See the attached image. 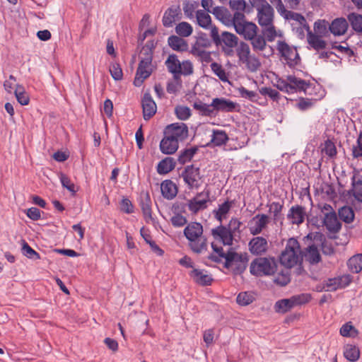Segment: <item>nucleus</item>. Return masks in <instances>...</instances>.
Returning <instances> with one entry per match:
<instances>
[{
    "label": "nucleus",
    "mask_w": 362,
    "mask_h": 362,
    "mask_svg": "<svg viewBox=\"0 0 362 362\" xmlns=\"http://www.w3.org/2000/svg\"><path fill=\"white\" fill-rule=\"evenodd\" d=\"M258 23L261 27L273 24L274 9L269 4L257 8Z\"/></svg>",
    "instance_id": "obj_14"
},
{
    "label": "nucleus",
    "mask_w": 362,
    "mask_h": 362,
    "mask_svg": "<svg viewBox=\"0 0 362 362\" xmlns=\"http://www.w3.org/2000/svg\"><path fill=\"white\" fill-rule=\"evenodd\" d=\"M294 308L291 298H284L276 302L274 305L275 311L278 313H286Z\"/></svg>",
    "instance_id": "obj_44"
},
{
    "label": "nucleus",
    "mask_w": 362,
    "mask_h": 362,
    "mask_svg": "<svg viewBox=\"0 0 362 362\" xmlns=\"http://www.w3.org/2000/svg\"><path fill=\"white\" fill-rule=\"evenodd\" d=\"M175 32L178 36L187 37L192 35L193 28L189 23L183 21L176 25Z\"/></svg>",
    "instance_id": "obj_46"
},
{
    "label": "nucleus",
    "mask_w": 362,
    "mask_h": 362,
    "mask_svg": "<svg viewBox=\"0 0 362 362\" xmlns=\"http://www.w3.org/2000/svg\"><path fill=\"white\" fill-rule=\"evenodd\" d=\"M352 156L354 158L362 157V132H360L358 136L356 146L352 148Z\"/></svg>",
    "instance_id": "obj_64"
},
{
    "label": "nucleus",
    "mask_w": 362,
    "mask_h": 362,
    "mask_svg": "<svg viewBox=\"0 0 362 362\" xmlns=\"http://www.w3.org/2000/svg\"><path fill=\"white\" fill-rule=\"evenodd\" d=\"M182 13L180 6H172L169 7L164 13L162 23L164 27L170 28L173 24L180 20Z\"/></svg>",
    "instance_id": "obj_15"
},
{
    "label": "nucleus",
    "mask_w": 362,
    "mask_h": 362,
    "mask_svg": "<svg viewBox=\"0 0 362 362\" xmlns=\"http://www.w3.org/2000/svg\"><path fill=\"white\" fill-rule=\"evenodd\" d=\"M193 107L199 111V113L202 116H211L214 115V109L211 105V103L210 105L203 103L201 101L196 102L193 104Z\"/></svg>",
    "instance_id": "obj_48"
},
{
    "label": "nucleus",
    "mask_w": 362,
    "mask_h": 362,
    "mask_svg": "<svg viewBox=\"0 0 362 362\" xmlns=\"http://www.w3.org/2000/svg\"><path fill=\"white\" fill-rule=\"evenodd\" d=\"M287 81L290 82V86L293 88L292 93L298 91H303L305 94H309L308 89L311 86V83L303 79L296 77L293 75L287 76Z\"/></svg>",
    "instance_id": "obj_26"
},
{
    "label": "nucleus",
    "mask_w": 362,
    "mask_h": 362,
    "mask_svg": "<svg viewBox=\"0 0 362 362\" xmlns=\"http://www.w3.org/2000/svg\"><path fill=\"white\" fill-rule=\"evenodd\" d=\"M233 202L226 201L221 204L218 205V208L216 210H214L213 213L214 214L215 218L220 221L222 222L223 219L226 217V215L229 212Z\"/></svg>",
    "instance_id": "obj_40"
},
{
    "label": "nucleus",
    "mask_w": 362,
    "mask_h": 362,
    "mask_svg": "<svg viewBox=\"0 0 362 362\" xmlns=\"http://www.w3.org/2000/svg\"><path fill=\"white\" fill-rule=\"evenodd\" d=\"M139 204L146 222L152 220L151 200L148 192H142L140 196Z\"/></svg>",
    "instance_id": "obj_27"
},
{
    "label": "nucleus",
    "mask_w": 362,
    "mask_h": 362,
    "mask_svg": "<svg viewBox=\"0 0 362 362\" xmlns=\"http://www.w3.org/2000/svg\"><path fill=\"white\" fill-rule=\"evenodd\" d=\"M17 101L22 105H26L29 103L30 98L28 93L25 91L23 86L17 84L14 91Z\"/></svg>",
    "instance_id": "obj_47"
},
{
    "label": "nucleus",
    "mask_w": 362,
    "mask_h": 362,
    "mask_svg": "<svg viewBox=\"0 0 362 362\" xmlns=\"http://www.w3.org/2000/svg\"><path fill=\"white\" fill-rule=\"evenodd\" d=\"M160 189L163 197L168 200L173 199L177 194V187L170 180L163 181L160 185Z\"/></svg>",
    "instance_id": "obj_28"
},
{
    "label": "nucleus",
    "mask_w": 362,
    "mask_h": 362,
    "mask_svg": "<svg viewBox=\"0 0 362 362\" xmlns=\"http://www.w3.org/2000/svg\"><path fill=\"white\" fill-rule=\"evenodd\" d=\"M347 265L352 273H359L362 270V254L352 256L348 260Z\"/></svg>",
    "instance_id": "obj_42"
},
{
    "label": "nucleus",
    "mask_w": 362,
    "mask_h": 362,
    "mask_svg": "<svg viewBox=\"0 0 362 362\" xmlns=\"http://www.w3.org/2000/svg\"><path fill=\"white\" fill-rule=\"evenodd\" d=\"M168 45L175 51L185 52L188 49L187 42L178 35H171L168 39Z\"/></svg>",
    "instance_id": "obj_32"
},
{
    "label": "nucleus",
    "mask_w": 362,
    "mask_h": 362,
    "mask_svg": "<svg viewBox=\"0 0 362 362\" xmlns=\"http://www.w3.org/2000/svg\"><path fill=\"white\" fill-rule=\"evenodd\" d=\"M165 64L168 69V71L172 74H173L174 79L176 81L180 80L181 73V62L178 59L177 56L175 54H170L167 58Z\"/></svg>",
    "instance_id": "obj_22"
},
{
    "label": "nucleus",
    "mask_w": 362,
    "mask_h": 362,
    "mask_svg": "<svg viewBox=\"0 0 362 362\" xmlns=\"http://www.w3.org/2000/svg\"><path fill=\"white\" fill-rule=\"evenodd\" d=\"M322 222L327 230L331 233L336 234L339 233L341 228V223L338 220L335 211L325 213Z\"/></svg>",
    "instance_id": "obj_17"
},
{
    "label": "nucleus",
    "mask_w": 362,
    "mask_h": 362,
    "mask_svg": "<svg viewBox=\"0 0 362 362\" xmlns=\"http://www.w3.org/2000/svg\"><path fill=\"white\" fill-rule=\"evenodd\" d=\"M22 253L23 255L27 257L29 259H40V256L39 253H37L35 250H34L27 242L23 240L22 243Z\"/></svg>",
    "instance_id": "obj_51"
},
{
    "label": "nucleus",
    "mask_w": 362,
    "mask_h": 362,
    "mask_svg": "<svg viewBox=\"0 0 362 362\" xmlns=\"http://www.w3.org/2000/svg\"><path fill=\"white\" fill-rule=\"evenodd\" d=\"M303 256L305 260L311 264H317L321 261V255L317 247L315 244H312L305 249Z\"/></svg>",
    "instance_id": "obj_31"
},
{
    "label": "nucleus",
    "mask_w": 362,
    "mask_h": 362,
    "mask_svg": "<svg viewBox=\"0 0 362 362\" xmlns=\"http://www.w3.org/2000/svg\"><path fill=\"white\" fill-rule=\"evenodd\" d=\"M211 235L215 240H218L225 245H231L233 240L232 229L220 225L211 230Z\"/></svg>",
    "instance_id": "obj_13"
},
{
    "label": "nucleus",
    "mask_w": 362,
    "mask_h": 362,
    "mask_svg": "<svg viewBox=\"0 0 362 362\" xmlns=\"http://www.w3.org/2000/svg\"><path fill=\"white\" fill-rule=\"evenodd\" d=\"M262 35L265 37L266 42H273L276 37V31L273 24L262 27Z\"/></svg>",
    "instance_id": "obj_53"
},
{
    "label": "nucleus",
    "mask_w": 362,
    "mask_h": 362,
    "mask_svg": "<svg viewBox=\"0 0 362 362\" xmlns=\"http://www.w3.org/2000/svg\"><path fill=\"white\" fill-rule=\"evenodd\" d=\"M204 10H197L195 13V17L197 23L201 28L204 29H209L211 30L213 26H216L212 24V21L210 15Z\"/></svg>",
    "instance_id": "obj_33"
},
{
    "label": "nucleus",
    "mask_w": 362,
    "mask_h": 362,
    "mask_svg": "<svg viewBox=\"0 0 362 362\" xmlns=\"http://www.w3.org/2000/svg\"><path fill=\"white\" fill-rule=\"evenodd\" d=\"M249 258L247 253L228 251L224 262V267L231 269L234 275L243 274L247 268Z\"/></svg>",
    "instance_id": "obj_7"
},
{
    "label": "nucleus",
    "mask_w": 362,
    "mask_h": 362,
    "mask_svg": "<svg viewBox=\"0 0 362 362\" xmlns=\"http://www.w3.org/2000/svg\"><path fill=\"white\" fill-rule=\"evenodd\" d=\"M210 13H212L217 20L221 21L227 27L233 26L236 21L235 12L232 15L230 11L224 6H215Z\"/></svg>",
    "instance_id": "obj_12"
},
{
    "label": "nucleus",
    "mask_w": 362,
    "mask_h": 362,
    "mask_svg": "<svg viewBox=\"0 0 362 362\" xmlns=\"http://www.w3.org/2000/svg\"><path fill=\"white\" fill-rule=\"evenodd\" d=\"M229 138L224 130L214 129L210 142L206 146H221L227 143Z\"/></svg>",
    "instance_id": "obj_30"
},
{
    "label": "nucleus",
    "mask_w": 362,
    "mask_h": 362,
    "mask_svg": "<svg viewBox=\"0 0 362 362\" xmlns=\"http://www.w3.org/2000/svg\"><path fill=\"white\" fill-rule=\"evenodd\" d=\"M316 101V99L299 98L296 107L300 111H305L313 107Z\"/></svg>",
    "instance_id": "obj_58"
},
{
    "label": "nucleus",
    "mask_w": 362,
    "mask_h": 362,
    "mask_svg": "<svg viewBox=\"0 0 362 362\" xmlns=\"http://www.w3.org/2000/svg\"><path fill=\"white\" fill-rule=\"evenodd\" d=\"M340 334L343 337H355L358 335V331L350 322H347L342 325L339 330Z\"/></svg>",
    "instance_id": "obj_52"
},
{
    "label": "nucleus",
    "mask_w": 362,
    "mask_h": 362,
    "mask_svg": "<svg viewBox=\"0 0 362 362\" xmlns=\"http://www.w3.org/2000/svg\"><path fill=\"white\" fill-rule=\"evenodd\" d=\"M59 179L63 187L71 192L72 195H74L77 192V189H76L75 185L71 181L70 178L66 175L61 173Z\"/></svg>",
    "instance_id": "obj_57"
},
{
    "label": "nucleus",
    "mask_w": 362,
    "mask_h": 362,
    "mask_svg": "<svg viewBox=\"0 0 362 362\" xmlns=\"http://www.w3.org/2000/svg\"><path fill=\"white\" fill-rule=\"evenodd\" d=\"M143 117L145 120L151 119L156 112L157 105L149 93L144 94L141 100Z\"/></svg>",
    "instance_id": "obj_16"
},
{
    "label": "nucleus",
    "mask_w": 362,
    "mask_h": 362,
    "mask_svg": "<svg viewBox=\"0 0 362 362\" xmlns=\"http://www.w3.org/2000/svg\"><path fill=\"white\" fill-rule=\"evenodd\" d=\"M179 147L177 139L170 138L169 135L164 134V137L160 142V150L164 154L171 155L175 153Z\"/></svg>",
    "instance_id": "obj_23"
},
{
    "label": "nucleus",
    "mask_w": 362,
    "mask_h": 362,
    "mask_svg": "<svg viewBox=\"0 0 362 362\" xmlns=\"http://www.w3.org/2000/svg\"><path fill=\"white\" fill-rule=\"evenodd\" d=\"M344 356L350 362H356L360 358V350L353 344H346L344 346Z\"/></svg>",
    "instance_id": "obj_36"
},
{
    "label": "nucleus",
    "mask_w": 362,
    "mask_h": 362,
    "mask_svg": "<svg viewBox=\"0 0 362 362\" xmlns=\"http://www.w3.org/2000/svg\"><path fill=\"white\" fill-rule=\"evenodd\" d=\"M180 177L190 190L198 189L202 186V175H201L200 169L193 164L187 165Z\"/></svg>",
    "instance_id": "obj_8"
},
{
    "label": "nucleus",
    "mask_w": 362,
    "mask_h": 362,
    "mask_svg": "<svg viewBox=\"0 0 362 362\" xmlns=\"http://www.w3.org/2000/svg\"><path fill=\"white\" fill-rule=\"evenodd\" d=\"M277 49L290 68H293L300 63V58L296 47L289 46L284 41H278Z\"/></svg>",
    "instance_id": "obj_9"
},
{
    "label": "nucleus",
    "mask_w": 362,
    "mask_h": 362,
    "mask_svg": "<svg viewBox=\"0 0 362 362\" xmlns=\"http://www.w3.org/2000/svg\"><path fill=\"white\" fill-rule=\"evenodd\" d=\"M248 246L252 254L261 255L267 252L268 249V242L266 238L262 236H257L250 240Z\"/></svg>",
    "instance_id": "obj_19"
},
{
    "label": "nucleus",
    "mask_w": 362,
    "mask_h": 362,
    "mask_svg": "<svg viewBox=\"0 0 362 362\" xmlns=\"http://www.w3.org/2000/svg\"><path fill=\"white\" fill-rule=\"evenodd\" d=\"M199 148L194 146L189 148H185L179 153L177 161L180 164L184 165L187 162H189L194 156L197 153Z\"/></svg>",
    "instance_id": "obj_37"
},
{
    "label": "nucleus",
    "mask_w": 362,
    "mask_h": 362,
    "mask_svg": "<svg viewBox=\"0 0 362 362\" xmlns=\"http://www.w3.org/2000/svg\"><path fill=\"white\" fill-rule=\"evenodd\" d=\"M164 134L169 135L170 138L177 139L178 142L182 141L189 135L188 127L186 124L182 122L173 123L165 127Z\"/></svg>",
    "instance_id": "obj_11"
},
{
    "label": "nucleus",
    "mask_w": 362,
    "mask_h": 362,
    "mask_svg": "<svg viewBox=\"0 0 362 362\" xmlns=\"http://www.w3.org/2000/svg\"><path fill=\"white\" fill-rule=\"evenodd\" d=\"M243 64H245L246 68L251 72H256L261 66L259 59L255 55H250Z\"/></svg>",
    "instance_id": "obj_49"
},
{
    "label": "nucleus",
    "mask_w": 362,
    "mask_h": 362,
    "mask_svg": "<svg viewBox=\"0 0 362 362\" xmlns=\"http://www.w3.org/2000/svg\"><path fill=\"white\" fill-rule=\"evenodd\" d=\"M353 189L350 190L349 194L353 193L354 198L359 202H362V180H358L352 182Z\"/></svg>",
    "instance_id": "obj_60"
},
{
    "label": "nucleus",
    "mask_w": 362,
    "mask_h": 362,
    "mask_svg": "<svg viewBox=\"0 0 362 362\" xmlns=\"http://www.w3.org/2000/svg\"><path fill=\"white\" fill-rule=\"evenodd\" d=\"M152 72V64H147L139 62L134 84L136 86H140L143 83L144 81L151 76Z\"/></svg>",
    "instance_id": "obj_21"
},
{
    "label": "nucleus",
    "mask_w": 362,
    "mask_h": 362,
    "mask_svg": "<svg viewBox=\"0 0 362 362\" xmlns=\"http://www.w3.org/2000/svg\"><path fill=\"white\" fill-rule=\"evenodd\" d=\"M322 153L330 158L336 156L337 151L334 143L329 139L326 140L324 146L322 148Z\"/></svg>",
    "instance_id": "obj_55"
},
{
    "label": "nucleus",
    "mask_w": 362,
    "mask_h": 362,
    "mask_svg": "<svg viewBox=\"0 0 362 362\" xmlns=\"http://www.w3.org/2000/svg\"><path fill=\"white\" fill-rule=\"evenodd\" d=\"M279 261L286 269L301 264L303 254L300 244L296 239L291 238L288 240L284 250L281 253Z\"/></svg>",
    "instance_id": "obj_3"
},
{
    "label": "nucleus",
    "mask_w": 362,
    "mask_h": 362,
    "mask_svg": "<svg viewBox=\"0 0 362 362\" xmlns=\"http://www.w3.org/2000/svg\"><path fill=\"white\" fill-rule=\"evenodd\" d=\"M195 41L192 46L191 53L201 59L202 62H210L212 60L211 52L206 51L214 44L213 39L208 37L207 34L199 31L194 37Z\"/></svg>",
    "instance_id": "obj_4"
},
{
    "label": "nucleus",
    "mask_w": 362,
    "mask_h": 362,
    "mask_svg": "<svg viewBox=\"0 0 362 362\" xmlns=\"http://www.w3.org/2000/svg\"><path fill=\"white\" fill-rule=\"evenodd\" d=\"M328 23L325 20H318L314 23L315 34L318 36H325L327 33Z\"/></svg>",
    "instance_id": "obj_61"
},
{
    "label": "nucleus",
    "mask_w": 362,
    "mask_h": 362,
    "mask_svg": "<svg viewBox=\"0 0 362 362\" xmlns=\"http://www.w3.org/2000/svg\"><path fill=\"white\" fill-rule=\"evenodd\" d=\"M202 234V225L197 222L189 223L184 229V235L189 242V246L195 253H202L207 250V239Z\"/></svg>",
    "instance_id": "obj_2"
},
{
    "label": "nucleus",
    "mask_w": 362,
    "mask_h": 362,
    "mask_svg": "<svg viewBox=\"0 0 362 362\" xmlns=\"http://www.w3.org/2000/svg\"><path fill=\"white\" fill-rule=\"evenodd\" d=\"M212 71L223 82H228V74L222 66L217 62H212L210 65Z\"/></svg>",
    "instance_id": "obj_50"
},
{
    "label": "nucleus",
    "mask_w": 362,
    "mask_h": 362,
    "mask_svg": "<svg viewBox=\"0 0 362 362\" xmlns=\"http://www.w3.org/2000/svg\"><path fill=\"white\" fill-rule=\"evenodd\" d=\"M210 190L204 189L202 192H198L196 196L188 201L189 210L192 214H197L200 210L207 208V203L210 201Z\"/></svg>",
    "instance_id": "obj_10"
},
{
    "label": "nucleus",
    "mask_w": 362,
    "mask_h": 362,
    "mask_svg": "<svg viewBox=\"0 0 362 362\" xmlns=\"http://www.w3.org/2000/svg\"><path fill=\"white\" fill-rule=\"evenodd\" d=\"M269 207V212L273 214V220L274 223H282L284 220V215L281 214L284 205L279 202H274L268 205Z\"/></svg>",
    "instance_id": "obj_41"
},
{
    "label": "nucleus",
    "mask_w": 362,
    "mask_h": 362,
    "mask_svg": "<svg viewBox=\"0 0 362 362\" xmlns=\"http://www.w3.org/2000/svg\"><path fill=\"white\" fill-rule=\"evenodd\" d=\"M235 18L233 27L237 34L243 37L244 40H252L259 30L257 25L252 22L247 21L244 13L235 12Z\"/></svg>",
    "instance_id": "obj_6"
},
{
    "label": "nucleus",
    "mask_w": 362,
    "mask_h": 362,
    "mask_svg": "<svg viewBox=\"0 0 362 362\" xmlns=\"http://www.w3.org/2000/svg\"><path fill=\"white\" fill-rule=\"evenodd\" d=\"M306 216L305 208L300 205L292 206L287 214V218L293 225H300Z\"/></svg>",
    "instance_id": "obj_18"
},
{
    "label": "nucleus",
    "mask_w": 362,
    "mask_h": 362,
    "mask_svg": "<svg viewBox=\"0 0 362 362\" xmlns=\"http://www.w3.org/2000/svg\"><path fill=\"white\" fill-rule=\"evenodd\" d=\"M255 297L252 293L249 292L240 293L236 298L237 303L240 305H247L255 300Z\"/></svg>",
    "instance_id": "obj_54"
},
{
    "label": "nucleus",
    "mask_w": 362,
    "mask_h": 362,
    "mask_svg": "<svg viewBox=\"0 0 362 362\" xmlns=\"http://www.w3.org/2000/svg\"><path fill=\"white\" fill-rule=\"evenodd\" d=\"M211 105L214 111L224 112H232L238 106L237 103L224 98H214L211 102Z\"/></svg>",
    "instance_id": "obj_20"
},
{
    "label": "nucleus",
    "mask_w": 362,
    "mask_h": 362,
    "mask_svg": "<svg viewBox=\"0 0 362 362\" xmlns=\"http://www.w3.org/2000/svg\"><path fill=\"white\" fill-rule=\"evenodd\" d=\"M348 27V23L344 18H336L329 25L330 32L334 35H344L347 30Z\"/></svg>",
    "instance_id": "obj_29"
},
{
    "label": "nucleus",
    "mask_w": 362,
    "mask_h": 362,
    "mask_svg": "<svg viewBox=\"0 0 362 362\" xmlns=\"http://www.w3.org/2000/svg\"><path fill=\"white\" fill-rule=\"evenodd\" d=\"M290 298L293 306L295 307L308 303L311 299V296L308 293H300L298 295L292 296Z\"/></svg>",
    "instance_id": "obj_59"
},
{
    "label": "nucleus",
    "mask_w": 362,
    "mask_h": 362,
    "mask_svg": "<svg viewBox=\"0 0 362 362\" xmlns=\"http://www.w3.org/2000/svg\"><path fill=\"white\" fill-rule=\"evenodd\" d=\"M189 276L195 283L203 286H210L214 280L212 276L208 274L206 271L198 269H193L190 272Z\"/></svg>",
    "instance_id": "obj_25"
},
{
    "label": "nucleus",
    "mask_w": 362,
    "mask_h": 362,
    "mask_svg": "<svg viewBox=\"0 0 362 362\" xmlns=\"http://www.w3.org/2000/svg\"><path fill=\"white\" fill-rule=\"evenodd\" d=\"M269 216L266 214H257L252 218L255 225L250 227V232L252 235H256L262 233L269 223Z\"/></svg>",
    "instance_id": "obj_24"
},
{
    "label": "nucleus",
    "mask_w": 362,
    "mask_h": 362,
    "mask_svg": "<svg viewBox=\"0 0 362 362\" xmlns=\"http://www.w3.org/2000/svg\"><path fill=\"white\" fill-rule=\"evenodd\" d=\"M277 264L274 257H257L250 264V272L256 276H271L276 272Z\"/></svg>",
    "instance_id": "obj_5"
},
{
    "label": "nucleus",
    "mask_w": 362,
    "mask_h": 362,
    "mask_svg": "<svg viewBox=\"0 0 362 362\" xmlns=\"http://www.w3.org/2000/svg\"><path fill=\"white\" fill-rule=\"evenodd\" d=\"M236 55L240 62L243 63L250 55V48L247 43L238 40V45L235 47Z\"/></svg>",
    "instance_id": "obj_38"
},
{
    "label": "nucleus",
    "mask_w": 362,
    "mask_h": 362,
    "mask_svg": "<svg viewBox=\"0 0 362 362\" xmlns=\"http://www.w3.org/2000/svg\"><path fill=\"white\" fill-rule=\"evenodd\" d=\"M176 162L172 157H166L161 160L157 166V172L160 175H165L175 168Z\"/></svg>",
    "instance_id": "obj_35"
},
{
    "label": "nucleus",
    "mask_w": 362,
    "mask_h": 362,
    "mask_svg": "<svg viewBox=\"0 0 362 362\" xmlns=\"http://www.w3.org/2000/svg\"><path fill=\"white\" fill-rule=\"evenodd\" d=\"M339 218L346 223H351L354 219V211L350 206H344L339 209Z\"/></svg>",
    "instance_id": "obj_45"
},
{
    "label": "nucleus",
    "mask_w": 362,
    "mask_h": 362,
    "mask_svg": "<svg viewBox=\"0 0 362 362\" xmlns=\"http://www.w3.org/2000/svg\"><path fill=\"white\" fill-rule=\"evenodd\" d=\"M209 36L213 39L214 45L224 54L226 57L234 55V49L238 45V37L230 32H219L217 26H213L211 29Z\"/></svg>",
    "instance_id": "obj_1"
},
{
    "label": "nucleus",
    "mask_w": 362,
    "mask_h": 362,
    "mask_svg": "<svg viewBox=\"0 0 362 362\" xmlns=\"http://www.w3.org/2000/svg\"><path fill=\"white\" fill-rule=\"evenodd\" d=\"M347 18L354 30L358 33H362V15L356 13H351Z\"/></svg>",
    "instance_id": "obj_43"
},
{
    "label": "nucleus",
    "mask_w": 362,
    "mask_h": 362,
    "mask_svg": "<svg viewBox=\"0 0 362 362\" xmlns=\"http://www.w3.org/2000/svg\"><path fill=\"white\" fill-rule=\"evenodd\" d=\"M307 33L308 42L314 49L318 51L326 47L327 43L324 40L320 38L322 36H318L313 33L310 27H308Z\"/></svg>",
    "instance_id": "obj_34"
},
{
    "label": "nucleus",
    "mask_w": 362,
    "mask_h": 362,
    "mask_svg": "<svg viewBox=\"0 0 362 362\" xmlns=\"http://www.w3.org/2000/svg\"><path fill=\"white\" fill-rule=\"evenodd\" d=\"M175 114L180 120H186L191 116V110L184 105H177L175 108Z\"/></svg>",
    "instance_id": "obj_56"
},
{
    "label": "nucleus",
    "mask_w": 362,
    "mask_h": 362,
    "mask_svg": "<svg viewBox=\"0 0 362 362\" xmlns=\"http://www.w3.org/2000/svg\"><path fill=\"white\" fill-rule=\"evenodd\" d=\"M341 279H329L323 285L322 289L326 291H334L341 287Z\"/></svg>",
    "instance_id": "obj_63"
},
{
    "label": "nucleus",
    "mask_w": 362,
    "mask_h": 362,
    "mask_svg": "<svg viewBox=\"0 0 362 362\" xmlns=\"http://www.w3.org/2000/svg\"><path fill=\"white\" fill-rule=\"evenodd\" d=\"M238 92L242 98L248 99L251 102H257L259 98V96L256 92L248 90L243 86L238 88Z\"/></svg>",
    "instance_id": "obj_62"
},
{
    "label": "nucleus",
    "mask_w": 362,
    "mask_h": 362,
    "mask_svg": "<svg viewBox=\"0 0 362 362\" xmlns=\"http://www.w3.org/2000/svg\"><path fill=\"white\" fill-rule=\"evenodd\" d=\"M248 41L250 42L253 51L256 52L264 51L267 46L265 37L258 33Z\"/></svg>",
    "instance_id": "obj_39"
}]
</instances>
